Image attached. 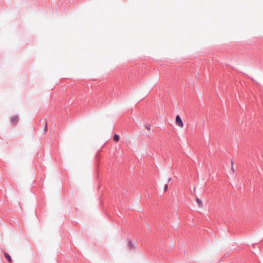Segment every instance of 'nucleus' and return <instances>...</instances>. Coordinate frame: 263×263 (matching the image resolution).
I'll return each instance as SVG.
<instances>
[{"mask_svg": "<svg viewBox=\"0 0 263 263\" xmlns=\"http://www.w3.org/2000/svg\"><path fill=\"white\" fill-rule=\"evenodd\" d=\"M4 255H5V257L7 258V259L8 260V261L10 262V263H12V260L10 257V256L9 255V254H8L6 252H5L4 253Z\"/></svg>", "mask_w": 263, "mask_h": 263, "instance_id": "nucleus-3", "label": "nucleus"}, {"mask_svg": "<svg viewBox=\"0 0 263 263\" xmlns=\"http://www.w3.org/2000/svg\"><path fill=\"white\" fill-rule=\"evenodd\" d=\"M151 126L149 124H147L146 125V128L148 130H150Z\"/></svg>", "mask_w": 263, "mask_h": 263, "instance_id": "nucleus-7", "label": "nucleus"}, {"mask_svg": "<svg viewBox=\"0 0 263 263\" xmlns=\"http://www.w3.org/2000/svg\"><path fill=\"white\" fill-rule=\"evenodd\" d=\"M176 124L181 128H182L184 126L183 123L179 115H177L176 117Z\"/></svg>", "mask_w": 263, "mask_h": 263, "instance_id": "nucleus-1", "label": "nucleus"}, {"mask_svg": "<svg viewBox=\"0 0 263 263\" xmlns=\"http://www.w3.org/2000/svg\"><path fill=\"white\" fill-rule=\"evenodd\" d=\"M119 139H120V137H119V135H118L117 134L114 135L113 139L115 141H116V142L118 141L119 140Z\"/></svg>", "mask_w": 263, "mask_h": 263, "instance_id": "nucleus-5", "label": "nucleus"}, {"mask_svg": "<svg viewBox=\"0 0 263 263\" xmlns=\"http://www.w3.org/2000/svg\"><path fill=\"white\" fill-rule=\"evenodd\" d=\"M231 164H232V166H233L234 163H233V161H232V162H231ZM231 170H232L233 172H234L235 170H234V167H233V166H232V167H231Z\"/></svg>", "mask_w": 263, "mask_h": 263, "instance_id": "nucleus-6", "label": "nucleus"}, {"mask_svg": "<svg viewBox=\"0 0 263 263\" xmlns=\"http://www.w3.org/2000/svg\"><path fill=\"white\" fill-rule=\"evenodd\" d=\"M10 121L12 124L15 125L17 124L18 121V117L16 115H14L11 117V118L10 119Z\"/></svg>", "mask_w": 263, "mask_h": 263, "instance_id": "nucleus-2", "label": "nucleus"}, {"mask_svg": "<svg viewBox=\"0 0 263 263\" xmlns=\"http://www.w3.org/2000/svg\"><path fill=\"white\" fill-rule=\"evenodd\" d=\"M196 202L198 204V205L199 207H202V201L201 200L199 199V198H197L196 199Z\"/></svg>", "mask_w": 263, "mask_h": 263, "instance_id": "nucleus-4", "label": "nucleus"}, {"mask_svg": "<svg viewBox=\"0 0 263 263\" xmlns=\"http://www.w3.org/2000/svg\"><path fill=\"white\" fill-rule=\"evenodd\" d=\"M167 187H168V185H167V184H166V185H165V187H164V190H165V191H166V190H167Z\"/></svg>", "mask_w": 263, "mask_h": 263, "instance_id": "nucleus-8", "label": "nucleus"}]
</instances>
